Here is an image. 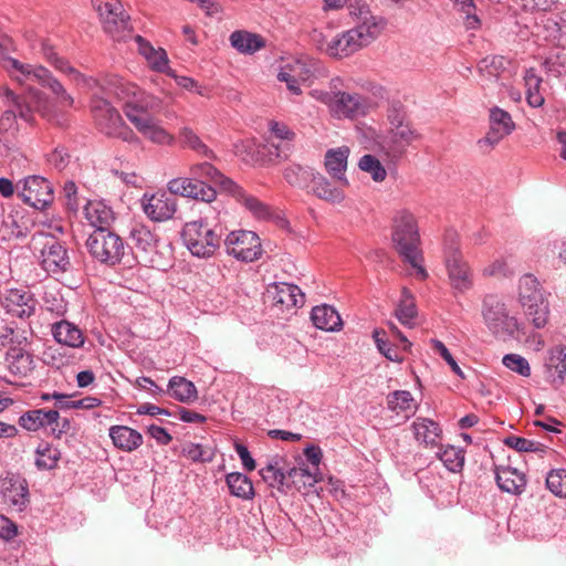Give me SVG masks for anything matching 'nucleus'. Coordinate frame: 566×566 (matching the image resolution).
<instances>
[{
    "label": "nucleus",
    "mask_w": 566,
    "mask_h": 566,
    "mask_svg": "<svg viewBox=\"0 0 566 566\" xmlns=\"http://www.w3.org/2000/svg\"><path fill=\"white\" fill-rule=\"evenodd\" d=\"M97 86L114 94L122 102L124 114L132 124L161 108L163 102L158 96L119 76H108L103 83L98 80V84L93 88Z\"/></svg>",
    "instance_id": "f257e3e1"
},
{
    "label": "nucleus",
    "mask_w": 566,
    "mask_h": 566,
    "mask_svg": "<svg viewBox=\"0 0 566 566\" xmlns=\"http://www.w3.org/2000/svg\"><path fill=\"white\" fill-rule=\"evenodd\" d=\"M391 239L399 255L415 269L416 276L420 280H426L428 272L423 266L419 228L412 212L407 209H400L395 212Z\"/></svg>",
    "instance_id": "f03ea898"
},
{
    "label": "nucleus",
    "mask_w": 566,
    "mask_h": 566,
    "mask_svg": "<svg viewBox=\"0 0 566 566\" xmlns=\"http://www.w3.org/2000/svg\"><path fill=\"white\" fill-rule=\"evenodd\" d=\"M388 127L377 136L379 150L386 156H401L415 142L420 140L421 134L412 126L406 108L392 104L387 112Z\"/></svg>",
    "instance_id": "7ed1b4c3"
},
{
    "label": "nucleus",
    "mask_w": 566,
    "mask_h": 566,
    "mask_svg": "<svg viewBox=\"0 0 566 566\" xmlns=\"http://www.w3.org/2000/svg\"><path fill=\"white\" fill-rule=\"evenodd\" d=\"M319 462H301V467H290L289 462H266L260 468L265 482L277 489L282 486H313L322 479Z\"/></svg>",
    "instance_id": "20e7f679"
},
{
    "label": "nucleus",
    "mask_w": 566,
    "mask_h": 566,
    "mask_svg": "<svg viewBox=\"0 0 566 566\" xmlns=\"http://www.w3.org/2000/svg\"><path fill=\"white\" fill-rule=\"evenodd\" d=\"M380 32L371 18L366 22H358L354 28L337 33L325 45L324 52L334 59H344L353 55L374 42Z\"/></svg>",
    "instance_id": "39448f33"
},
{
    "label": "nucleus",
    "mask_w": 566,
    "mask_h": 566,
    "mask_svg": "<svg viewBox=\"0 0 566 566\" xmlns=\"http://www.w3.org/2000/svg\"><path fill=\"white\" fill-rule=\"evenodd\" d=\"M443 258L451 287L458 293H465L473 286V273L463 259L459 235L449 230L443 239Z\"/></svg>",
    "instance_id": "423d86ee"
},
{
    "label": "nucleus",
    "mask_w": 566,
    "mask_h": 566,
    "mask_svg": "<svg viewBox=\"0 0 566 566\" xmlns=\"http://www.w3.org/2000/svg\"><path fill=\"white\" fill-rule=\"evenodd\" d=\"M91 112L96 126L103 134L119 138L130 145L140 144L139 137L107 99L94 96L91 101Z\"/></svg>",
    "instance_id": "0eeeda50"
},
{
    "label": "nucleus",
    "mask_w": 566,
    "mask_h": 566,
    "mask_svg": "<svg viewBox=\"0 0 566 566\" xmlns=\"http://www.w3.org/2000/svg\"><path fill=\"white\" fill-rule=\"evenodd\" d=\"M481 314L486 328L496 337H515L521 329V323L515 316L510 315L506 303L497 295L484 296Z\"/></svg>",
    "instance_id": "6e6552de"
},
{
    "label": "nucleus",
    "mask_w": 566,
    "mask_h": 566,
    "mask_svg": "<svg viewBox=\"0 0 566 566\" xmlns=\"http://www.w3.org/2000/svg\"><path fill=\"white\" fill-rule=\"evenodd\" d=\"M32 244L36 258L45 272L60 274L71 269L67 249L55 237L38 233L32 237Z\"/></svg>",
    "instance_id": "1a4fd4ad"
},
{
    "label": "nucleus",
    "mask_w": 566,
    "mask_h": 566,
    "mask_svg": "<svg viewBox=\"0 0 566 566\" xmlns=\"http://www.w3.org/2000/svg\"><path fill=\"white\" fill-rule=\"evenodd\" d=\"M181 239L189 252L197 258L208 259L220 248L221 237L202 219L187 222Z\"/></svg>",
    "instance_id": "9d476101"
},
{
    "label": "nucleus",
    "mask_w": 566,
    "mask_h": 566,
    "mask_svg": "<svg viewBox=\"0 0 566 566\" xmlns=\"http://www.w3.org/2000/svg\"><path fill=\"white\" fill-rule=\"evenodd\" d=\"M104 31L115 41H126L132 38L129 17L119 0H94Z\"/></svg>",
    "instance_id": "9b49d317"
},
{
    "label": "nucleus",
    "mask_w": 566,
    "mask_h": 566,
    "mask_svg": "<svg viewBox=\"0 0 566 566\" xmlns=\"http://www.w3.org/2000/svg\"><path fill=\"white\" fill-rule=\"evenodd\" d=\"M86 248L95 260L108 265L119 263L125 253L124 241L109 229L91 233L86 240Z\"/></svg>",
    "instance_id": "f8f14e48"
},
{
    "label": "nucleus",
    "mask_w": 566,
    "mask_h": 566,
    "mask_svg": "<svg viewBox=\"0 0 566 566\" xmlns=\"http://www.w3.org/2000/svg\"><path fill=\"white\" fill-rule=\"evenodd\" d=\"M6 98L10 106L7 114L29 122L32 119L33 112H39L43 116H50L48 99L45 95L36 90L30 87L24 96H17L12 91L6 90Z\"/></svg>",
    "instance_id": "ddd939ff"
},
{
    "label": "nucleus",
    "mask_w": 566,
    "mask_h": 566,
    "mask_svg": "<svg viewBox=\"0 0 566 566\" xmlns=\"http://www.w3.org/2000/svg\"><path fill=\"white\" fill-rule=\"evenodd\" d=\"M19 426L27 431H38L50 427L55 437H61L62 433L70 429V421L66 418H61L55 409H32L19 417Z\"/></svg>",
    "instance_id": "4468645a"
},
{
    "label": "nucleus",
    "mask_w": 566,
    "mask_h": 566,
    "mask_svg": "<svg viewBox=\"0 0 566 566\" xmlns=\"http://www.w3.org/2000/svg\"><path fill=\"white\" fill-rule=\"evenodd\" d=\"M17 192L27 205L35 209H45L53 201V188L48 179L33 175L17 184Z\"/></svg>",
    "instance_id": "2eb2a0df"
},
{
    "label": "nucleus",
    "mask_w": 566,
    "mask_h": 566,
    "mask_svg": "<svg viewBox=\"0 0 566 566\" xmlns=\"http://www.w3.org/2000/svg\"><path fill=\"white\" fill-rule=\"evenodd\" d=\"M227 253L242 262H253L262 254L260 238L253 231L230 232L224 239Z\"/></svg>",
    "instance_id": "dca6fc26"
},
{
    "label": "nucleus",
    "mask_w": 566,
    "mask_h": 566,
    "mask_svg": "<svg viewBox=\"0 0 566 566\" xmlns=\"http://www.w3.org/2000/svg\"><path fill=\"white\" fill-rule=\"evenodd\" d=\"M167 189L174 196L200 200L206 203L214 202L217 199V191L211 185L191 175L169 180Z\"/></svg>",
    "instance_id": "f3484780"
},
{
    "label": "nucleus",
    "mask_w": 566,
    "mask_h": 566,
    "mask_svg": "<svg viewBox=\"0 0 566 566\" xmlns=\"http://www.w3.org/2000/svg\"><path fill=\"white\" fill-rule=\"evenodd\" d=\"M370 107L368 97L358 93L337 91L329 114L337 119H356L367 115Z\"/></svg>",
    "instance_id": "a211bd4d"
},
{
    "label": "nucleus",
    "mask_w": 566,
    "mask_h": 566,
    "mask_svg": "<svg viewBox=\"0 0 566 566\" xmlns=\"http://www.w3.org/2000/svg\"><path fill=\"white\" fill-rule=\"evenodd\" d=\"M144 213L155 222H164L171 219L177 210V202L169 191L144 193L140 199Z\"/></svg>",
    "instance_id": "6ab92c4d"
},
{
    "label": "nucleus",
    "mask_w": 566,
    "mask_h": 566,
    "mask_svg": "<svg viewBox=\"0 0 566 566\" xmlns=\"http://www.w3.org/2000/svg\"><path fill=\"white\" fill-rule=\"evenodd\" d=\"M0 304L8 314L23 318L34 314L38 302L24 289H7L0 294Z\"/></svg>",
    "instance_id": "aec40b11"
},
{
    "label": "nucleus",
    "mask_w": 566,
    "mask_h": 566,
    "mask_svg": "<svg viewBox=\"0 0 566 566\" xmlns=\"http://www.w3.org/2000/svg\"><path fill=\"white\" fill-rule=\"evenodd\" d=\"M0 64L10 77L21 85L39 84L42 78L40 70H46L42 65L24 63L4 53L0 55Z\"/></svg>",
    "instance_id": "412c9836"
},
{
    "label": "nucleus",
    "mask_w": 566,
    "mask_h": 566,
    "mask_svg": "<svg viewBox=\"0 0 566 566\" xmlns=\"http://www.w3.org/2000/svg\"><path fill=\"white\" fill-rule=\"evenodd\" d=\"M2 499L13 510L21 512L29 504L28 483L21 476L8 473L1 485Z\"/></svg>",
    "instance_id": "4be33fe9"
},
{
    "label": "nucleus",
    "mask_w": 566,
    "mask_h": 566,
    "mask_svg": "<svg viewBox=\"0 0 566 566\" xmlns=\"http://www.w3.org/2000/svg\"><path fill=\"white\" fill-rule=\"evenodd\" d=\"M136 120L133 125L149 142L160 146H172L175 144V136L153 114Z\"/></svg>",
    "instance_id": "5701e85b"
},
{
    "label": "nucleus",
    "mask_w": 566,
    "mask_h": 566,
    "mask_svg": "<svg viewBox=\"0 0 566 566\" xmlns=\"http://www.w3.org/2000/svg\"><path fill=\"white\" fill-rule=\"evenodd\" d=\"M268 295L273 304L285 308L302 306L305 302V295L301 289L291 283L277 282L268 289Z\"/></svg>",
    "instance_id": "b1692460"
},
{
    "label": "nucleus",
    "mask_w": 566,
    "mask_h": 566,
    "mask_svg": "<svg viewBox=\"0 0 566 566\" xmlns=\"http://www.w3.org/2000/svg\"><path fill=\"white\" fill-rule=\"evenodd\" d=\"M506 60L501 55L485 56L478 63V72L481 77L482 86L499 85L503 86L505 74L507 73Z\"/></svg>",
    "instance_id": "393cba45"
},
{
    "label": "nucleus",
    "mask_w": 566,
    "mask_h": 566,
    "mask_svg": "<svg viewBox=\"0 0 566 566\" xmlns=\"http://www.w3.org/2000/svg\"><path fill=\"white\" fill-rule=\"evenodd\" d=\"M350 149L348 146L331 148L324 157V165L327 172L342 186L347 187L349 181L346 177L348 157Z\"/></svg>",
    "instance_id": "a878e982"
},
{
    "label": "nucleus",
    "mask_w": 566,
    "mask_h": 566,
    "mask_svg": "<svg viewBox=\"0 0 566 566\" xmlns=\"http://www.w3.org/2000/svg\"><path fill=\"white\" fill-rule=\"evenodd\" d=\"M134 41L137 43L138 52L144 56L153 71L175 76V71L169 67V59L163 48H154L140 35H135Z\"/></svg>",
    "instance_id": "bb28decb"
},
{
    "label": "nucleus",
    "mask_w": 566,
    "mask_h": 566,
    "mask_svg": "<svg viewBox=\"0 0 566 566\" xmlns=\"http://www.w3.org/2000/svg\"><path fill=\"white\" fill-rule=\"evenodd\" d=\"M84 217L94 231L108 230L115 221L113 209L102 200H88L84 205Z\"/></svg>",
    "instance_id": "cd10ccee"
},
{
    "label": "nucleus",
    "mask_w": 566,
    "mask_h": 566,
    "mask_svg": "<svg viewBox=\"0 0 566 566\" xmlns=\"http://www.w3.org/2000/svg\"><path fill=\"white\" fill-rule=\"evenodd\" d=\"M230 45L240 54L253 55L266 45L265 39L247 30H235L229 36Z\"/></svg>",
    "instance_id": "c85d7f7f"
},
{
    "label": "nucleus",
    "mask_w": 566,
    "mask_h": 566,
    "mask_svg": "<svg viewBox=\"0 0 566 566\" xmlns=\"http://www.w3.org/2000/svg\"><path fill=\"white\" fill-rule=\"evenodd\" d=\"M545 300H547V296L534 275L525 274L520 279L517 302L521 307H530L532 304L541 303Z\"/></svg>",
    "instance_id": "c756f323"
},
{
    "label": "nucleus",
    "mask_w": 566,
    "mask_h": 566,
    "mask_svg": "<svg viewBox=\"0 0 566 566\" xmlns=\"http://www.w3.org/2000/svg\"><path fill=\"white\" fill-rule=\"evenodd\" d=\"M42 53L49 63H51L56 70L67 74L71 77V80H73L77 84H83L88 88H93L95 85L98 84V80L84 76L62 57H59L52 46L43 44Z\"/></svg>",
    "instance_id": "7c9ffc66"
},
{
    "label": "nucleus",
    "mask_w": 566,
    "mask_h": 566,
    "mask_svg": "<svg viewBox=\"0 0 566 566\" xmlns=\"http://www.w3.org/2000/svg\"><path fill=\"white\" fill-rule=\"evenodd\" d=\"M314 326L325 332H336L343 327V321L335 307L322 304L314 306L311 312Z\"/></svg>",
    "instance_id": "2f4dec72"
},
{
    "label": "nucleus",
    "mask_w": 566,
    "mask_h": 566,
    "mask_svg": "<svg viewBox=\"0 0 566 566\" xmlns=\"http://www.w3.org/2000/svg\"><path fill=\"white\" fill-rule=\"evenodd\" d=\"M495 476L499 488L507 493H521L525 486L524 473L509 464L497 465Z\"/></svg>",
    "instance_id": "473e14b6"
},
{
    "label": "nucleus",
    "mask_w": 566,
    "mask_h": 566,
    "mask_svg": "<svg viewBox=\"0 0 566 566\" xmlns=\"http://www.w3.org/2000/svg\"><path fill=\"white\" fill-rule=\"evenodd\" d=\"M344 187L335 186L322 174H315L311 180V190L319 199L329 203H340L345 199Z\"/></svg>",
    "instance_id": "72a5a7b5"
},
{
    "label": "nucleus",
    "mask_w": 566,
    "mask_h": 566,
    "mask_svg": "<svg viewBox=\"0 0 566 566\" xmlns=\"http://www.w3.org/2000/svg\"><path fill=\"white\" fill-rule=\"evenodd\" d=\"M52 335L59 344L72 348H80L85 342L83 332L75 324L69 321H60L53 324Z\"/></svg>",
    "instance_id": "f704fd0d"
},
{
    "label": "nucleus",
    "mask_w": 566,
    "mask_h": 566,
    "mask_svg": "<svg viewBox=\"0 0 566 566\" xmlns=\"http://www.w3.org/2000/svg\"><path fill=\"white\" fill-rule=\"evenodd\" d=\"M314 75V63L307 57H298L284 63L279 73L277 80L296 78L303 83L310 81Z\"/></svg>",
    "instance_id": "c9c22d12"
},
{
    "label": "nucleus",
    "mask_w": 566,
    "mask_h": 566,
    "mask_svg": "<svg viewBox=\"0 0 566 566\" xmlns=\"http://www.w3.org/2000/svg\"><path fill=\"white\" fill-rule=\"evenodd\" d=\"M190 175L197 179H202L206 184H214L221 186L226 191L234 187V181L223 176L213 165L208 161L198 163L190 167Z\"/></svg>",
    "instance_id": "e433bc0d"
},
{
    "label": "nucleus",
    "mask_w": 566,
    "mask_h": 566,
    "mask_svg": "<svg viewBox=\"0 0 566 566\" xmlns=\"http://www.w3.org/2000/svg\"><path fill=\"white\" fill-rule=\"evenodd\" d=\"M109 437L114 446L124 451L136 450L143 443V436L127 426L111 427Z\"/></svg>",
    "instance_id": "4c0bfd02"
},
{
    "label": "nucleus",
    "mask_w": 566,
    "mask_h": 566,
    "mask_svg": "<svg viewBox=\"0 0 566 566\" xmlns=\"http://www.w3.org/2000/svg\"><path fill=\"white\" fill-rule=\"evenodd\" d=\"M387 408L396 415H405L409 418L415 415L418 405L408 390H395L389 392L386 397Z\"/></svg>",
    "instance_id": "58836bf2"
},
{
    "label": "nucleus",
    "mask_w": 566,
    "mask_h": 566,
    "mask_svg": "<svg viewBox=\"0 0 566 566\" xmlns=\"http://www.w3.org/2000/svg\"><path fill=\"white\" fill-rule=\"evenodd\" d=\"M6 363L9 370L17 376H27L33 369V357L24 347H10Z\"/></svg>",
    "instance_id": "ea45409f"
},
{
    "label": "nucleus",
    "mask_w": 566,
    "mask_h": 566,
    "mask_svg": "<svg viewBox=\"0 0 566 566\" xmlns=\"http://www.w3.org/2000/svg\"><path fill=\"white\" fill-rule=\"evenodd\" d=\"M167 392L174 399L184 403L193 402L198 398V391L193 382L179 376L169 379Z\"/></svg>",
    "instance_id": "a19ab883"
},
{
    "label": "nucleus",
    "mask_w": 566,
    "mask_h": 566,
    "mask_svg": "<svg viewBox=\"0 0 566 566\" xmlns=\"http://www.w3.org/2000/svg\"><path fill=\"white\" fill-rule=\"evenodd\" d=\"M489 129L506 138L515 129V123L509 112L493 106L489 111Z\"/></svg>",
    "instance_id": "79ce46f5"
},
{
    "label": "nucleus",
    "mask_w": 566,
    "mask_h": 566,
    "mask_svg": "<svg viewBox=\"0 0 566 566\" xmlns=\"http://www.w3.org/2000/svg\"><path fill=\"white\" fill-rule=\"evenodd\" d=\"M231 193L253 217L258 219H266L270 216L269 208L258 198L248 195L239 185L234 182L228 191Z\"/></svg>",
    "instance_id": "37998d69"
},
{
    "label": "nucleus",
    "mask_w": 566,
    "mask_h": 566,
    "mask_svg": "<svg viewBox=\"0 0 566 566\" xmlns=\"http://www.w3.org/2000/svg\"><path fill=\"white\" fill-rule=\"evenodd\" d=\"M412 428L416 439L424 444H436L441 433L439 424L428 418H417Z\"/></svg>",
    "instance_id": "c03bdc74"
},
{
    "label": "nucleus",
    "mask_w": 566,
    "mask_h": 566,
    "mask_svg": "<svg viewBox=\"0 0 566 566\" xmlns=\"http://www.w3.org/2000/svg\"><path fill=\"white\" fill-rule=\"evenodd\" d=\"M525 94L527 104L537 108L544 104V96L541 93L542 77H539L534 69H528L524 74Z\"/></svg>",
    "instance_id": "a18cd8bd"
},
{
    "label": "nucleus",
    "mask_w": 566,
    "mask_h": 566,
    "mask_svg": "<svg viewBox=\"0 0 566 566\" xmlns=\"http://www.w3.org/2000/svg\"><path fill=\"white\" fill-rule=\"evenodd\" d=\"M395 315L402 325L408 327L413 326L417 316V307L412 294L407 289H403L401 292Z\"/></svg>",
    "instance_id": "49530a36"
},
{
    "label": "nucleus",
    "mask_w": 566,
    "mask_h": 566,
    "mask_svg": "<svg viewBox=\"0 0 566 566\" xmlns=\"http://www.w3.org/2000/svg\"><path fill=\"white\" fill-rule=\"evenodd\" d=\"M130 239L136 248L149 252L157 245V235L144 224H135L130 230Z\"/></svg>",
    "instance_id": "de8ad7c7"
},
{
    "label": "nucleus",
    "mask_w": 566,
    "mask_h": 566,
    "mask_svg": "<svg viewBox=\"0 0 566 566\" xmlns=\"http://www.w3.org/2000/svg\"><path fill=\"white\" fill-rule=\"evenodd\" d=\"M227 484L230 493L237 497L249 500L253 496L252 482L239 472H232L227 475Z\"/></svg>",
    "instance_id": "09e8293b"
},
{
    "label": "nucleus",
    "mask_w": 566,
    "mask_h": 566,
    "mask_svg": "<svg viewBox=\"0 0 566 566\" xmlns=\"http://www.w3.org/2000/svg\"><path fill=\"white\" fill-rule=\"evenodd\" d=\"M179 137L182 146L188 147L209 159L214 157L213 151L202 143L200 137L190 127H182L179 132Z\"/></svg>",
    "instance_id": "8fccbe9b"
},
{
    "label": "nucleus",
    "mask_w": 566,
    "mask_h": 566,
    "mask_svg": "<svg viewBox=\"0 0 566 566\" xmlns=\"http://www.w3.org/2000/svg\"><path fill=\"white\" fill-rule=\"evenodd\" d=\"M41 399L44 401H48L50 399L65 400V407L72 408V409H94V408L101 406V403H102V400L96 397L88 396V397H84L82 399L71 400L67 395L60 394L56 391L53 394H43L41 396Z\"/></svg>",
    "instance_id": "3c124183"
},
{
    "label": "nucleus",
    "mask_w": 566,
    "mask_h": 566,
    "mask_svg": "<svg viewBox=\"0 0 566 566\" xmlns=\"http://www.w3.org/2000/svg\"><path fill=\"white\" fill-rule=\"evenodd\" d=\"M525 317L532 323V325L541 329L546 326L549 316V303L548 300L542 301L541 303L532 304L530 307H522Z\"/></svg>",
    "instance_id": "603ef678"
},
{
    "label": "nucleus",
    "mask_w": 566,
    "mask_h": 566,
    "mask_svg": "<svg viewBox=\"0 0 566 566\" xmlns=\"http://www.w3.org/2000/svg\"><path fill=\"white\" fill-rule=\"evenodd\" d=\"M314 171L310 168L301 167L300 165H291L284 169L283 176L286 182L296 188H304L308 186L312 180Z\"/></svg>",
    "instance_id": "864d4df0"
},
{
    "label": "nucleus",
    "mask_w": 566,
    "mask_h": 566,
    "mask_svg": "<svg viewBox=\"0 0 566 566\" xmlns=\"http://www.w3.org/2000/svg\"><path fill=\"white\" fill-rule=\"evenodd\" d=\"M345 7L348 8L350 15L356 17L359 20L358 22H366L368 18H371L378 27V32H381L384 29V19L373 15L365 0H347Z\"/></svg>",
    "instance_id": "5fc2aeb1"
},
{
    "label": "nucleus",
    "mask_w": 566,
    "mask_h": 566,
    "mask_svg": "<svg viewBox=\"0 0 566 566\" xmlns=\"http://www.w3.org/2000/svg\"><path fill=\"white\" fill-rule=\"evenodd\" d=\"M358 168L370 175L371 179L376 182H381L387 177V171L384 165L374 155H364L358 161Z\"/></svg>",
    "instance_id": "6e6d98bb"
},
{
    "label": "nucleus",
    "mask_w": 566,
    "mask_h": 566,
    "mask_svg": "<svg viewBox=\"0 0 566 566\" xmlns=\"http://www.w3.org/2000/svg\"><path fill=\"white\" fill-rule=\"evenodd\" d=\"M373 338L375 340L376 347L379 350L380 354H382L388 360L395 361V363H401L402 356L399 354L396 346L391 345L386 338H385V332L375 329L373 332Z\"/></svg>",
    "instance_id": "4d7b16f0"
},
{
    "label": "nucleus",
    "mask_w": 566,
    "mask_h": 566,
    "mask_svg": "<svg viewBox=\"0 0 566 566\" xmlns=\"http://www.w3.org/2000/svg\"><path fill=\"white\" fill-rule=\"evenodd\" d=\"M549 363L556 370L558 384H563L566 376V346L558 345L549 349Z\"/></svg>",
    "instance_id": "13d9d810"
},
{
    "label": "nucleus",
    "mask_w": 566,
    "mask_h": 566,
    "mask_svg": "<svg viewBox=\"0 0 566 566\" xmlns=\"http://www.w3.org/2000/svg\"><path fill=\"white\" fill-rule=\"evenodd\" d=\"M504 443L520 452H546L543 444L516 436L505 438Z\"/></svg>",
    "instance_id": "bf43d9fd"
},
{
    "label": "nucleus",
    "mask_w": 566,
    "mask_h": 566,
    "mask_svg": "<svg viewBox=\"0 0 566 566\" xmlns=\"http://www.w3.org/2000/svg\"><path fill=\"white\" fill-rule=\"evenodd\" d=\"M546 485L555 495L566 497V470H552L546 478Z\"/></svg>",
    "instance_id": "052dcab7"
},
{
    "label": "nucleus",
    "mask_w": 566,
    "mask_h": 566,
    "mask_svg": "<svg viewBox=\"0 0 566 566\" xmlns=\"http://www.w3.org/2000/svg\"><path fill=\"white\" fill-rule=\"evenodd\" d=\"M46 163L52 168L61 171L70 164L71 155L64 146H56L45 155Z\"/></svg>",
    "instance_id": "680f3d73"
},
{
    "label": "nucleus",
    "mask_w": 566,
    "mask_h": 566,
    "mask_svg": "<svg viewBox=\"0 0 566 566\" xmlns=\"http://www.w3.org/2000/svg\"><path fill=\"white\" fill-rule=\"evenodd\" d=\"M502 363L506 368L523 377H528L531 375V367L527 359L518 354H506L503 357Z\"/></svg>",
    "instance_id": "e2e57ef3"
},
{
    "label": "nucleus",
    "mask_w": 566,
    "mask_h": 566,
    "mask_svg": "<svg viewBox=\"0 0 566 566\" xmlns=\"http://www.w3.org/2000/svg\"><path fill=\"white\" fill-rule=\"evenodd\" d=\"M63 196L67 211L76 214L81 208L82 200L78 197L77 186L74 181L70 180L64 184Z\"/></svg>",
    "instance_id": "0e129e2a"
},
{
    "label": "nucleus",
    "mask_w": 566,
    "mask_h": 566,
    "mask_svg": "<svg viewBox=\"0 0 566 566\" xmlns=\"http://www.w3.org/2000/svg\"><path fill=\"white\" fill-rule=\"evenodd\" d=\"M545 28L552 31V36L558 42L566 41V18L554 15L546 20Z\"/></svg>",
    "instance_id": "69168bd1"
},
{
    "label": "nucleus",
    "mask_w": 566,
    "mask_h": 566,
    "mask_svg": "<svg viewBox=\"0 0 566 566\" xmlns=\"http://www.w3.org/2000/svg\"><path fill=\"white\" fill-rule=\"evenodd\" d=\"M504 137L489 129L482 138L476 140V148L480 154L488 155L490 154L502 140Z\"/></svg>",
    "instance_id": "338daca9"
},
{
    "label": "nucleus",
    "mask_w": 566,
    "mask_h": 566,
    "mask_svg": "<svg viewBox=\"0 0 566 566\" xmlns=\"http://www.w3.org/2000/svg\"><path fill=\"white\" fill-rule=\"evenodd\" d=\"M269 130L271 135L284 143H291L295 138V133L284 123L271 120L269 123Z\"/></svg>",
    "instance_id": "774afa93"
}]
</instances>
